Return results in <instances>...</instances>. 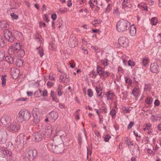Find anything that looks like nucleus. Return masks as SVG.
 <instances>
[{
  "label": "nucleus",
  "instance_id": "43",
  "mask_svg": "<svg viewBox=\"0 0 161 161\" xmlns=\"http://www.w3.org/2000/svg\"><path fill=\"white\" fill-rule=\"evenodd\" d=\"M17 52L20 54V56L21 57L25 55V51L23 49H19L18 50Z\"/></svg>",
  "mask_w": 161,
  "mask_h": 161
},
{
  "label": "nucleus",
  "instance_id": "62",
  "mask_svg": "<svg viewBox=\"0 0 161 161\" xmlns=\"http://www.w3.org/2000/svg\"><path fill=\"white\" fill-rule=\"evenodd\" d=\"M123 110L124 111V113H128L130 111L129 109L127 108H124L123 109Z\"/></svg>",
  "mask_w": 161,
  "mask_h": 161
},
{
  "label": "nucleus",
  "instance_id": "7",
  "mask_svg": "<svg viewBox=\"0 0 161 161\" xmlns=\"http://www.w3.org/2000/svg\"><path fill=\"white\" fill-rule=\"evenodd\" d=\"M20 49V45L19 43H15L11 46L8 49V53L10 55L14 53L17 52L18 50Z\"/></svg>",
  "mask_w": 161,
  "mask_h": 161
},
{
  "label": "nucleus",
  "instance_id": "60",
  "mask_svg": "<svg viewBox=\"0 0 161 161\" xmlns=\"http://www.w3.org/2000/svg\"><path fill=\"white\" fill-rule=\"evenodd\" d=\"M59 24L58 26V28H60L62 25L63 21L61 19H59L58 20Z\"/></svg>",
  "mask_w": 161,
  "mask_h": 161
},
{
  "label": "nucleus",
  "instance_id": "63",
  "mask_svg": "<svg viewBox=\"0 0 161 161\" xmlns=\"http://www.w3.org/2000/svg\"><path fill=\"white\" fill-rule=\"evenodd\" d=\"M91 47L96 52H99L98 48L97 47L92 46H91Z\"/></svg>",
  "mask_w": 161,
  "mask_h": 161
},
{
  "label": "nucleus",
  "instance_id": "42",
  "mask_svg": "<svg viewBox=\"0 0 161 161\" xmlns=\"http://www.w3.org/2000/svg\"><path fill=\"white\" fill-rule=\"evenodd\" d=\"M148 61V58H144L142 60V64L144 66H146L147 64Z\"/></svg>",
  "mask_w": 161,
  "mask_h": 161
},
{
  "label": "nucleus",
  "instance_id": "29",
  "mask_svg": "<svg viewBox=\"0 0 161 161\" xmlns=\"http://www.w3.org/2000/svg\"><path fill=\"white\" fill-rule=\"evenodd\" d=\"M36 50L37 51V53L40 55L41 57L43 56L44 55V51L42 49V48L40 47H39L37 48Z\"/></svg>",
  "mask_w": 161,
  "mask_h": 161
},
{
  "label": "nucleus",
  "instance_id": "52",
  "mask_svg": "<svg viewBox=\"0 0 161 161\" xmlns=\"http://www.w3.org/2000/svg\"><path fill=\"white\" fill-rule=\"evenodd\" d=\"M88 95L89 97H91L93 95V93L91 89H89L88 90Z\"/></svg>",
  "mask_w": 161,
  "mask_h": 161
},
{
  "label": "nucleus",
  "instance_id": "50",
  "mask_svg": "<svg viewBox=\"0 0 161 161\" xmlns=\"http://www.w3.org/2000/svg\"><path fill=\"white\" fill-rule=\"evenodd\" d=\"M102 63L104 66H107L108 64L107 59H106L102 61Z\"/></svg>",
  "mask_w": 161,
  "mask_h": 161
},
{
  "label": "nucleus",
  "instance_id": "22",
  "mask_svg": "<svg viewBox=\"0 0 161 161\" xmlns=\"http://www.w3.org/2000/svg\"><path fill=\"white\" fill-rule=\"evenodd\" d=\"M9 27V24L6 21L2 20L0 21V27L2 29L8 28Z\"/></svg>",
  "mask_w": 161,
  "mask_h": 161
},
{
  "label": "nucleus",
  "instance_id": "46",
  "mask_svg": "<svg viewBox=\"0 0 161 161\" xmlns=\"http://www.w3.org/2000/svg\"><path fill=\"white\" fill-rule=\"evenodd\" d=\"M110 114L112 115V118H114L116 114L115 110L114 109H112L110 112Z\"/></svg>",
  "mask_w": 161,
  "mask_h": 161
},
{
  "label": "nucleus",
  "instance_id": "51",
  "mask_svg": "<svg viewBox=\"0 0 161 161\" xmlns=\"http://www.w3.org/2000/svg\"><path fill=\"white\" fill-rule=\"evenodd\" d=\"M10 15L14 19H17L18 18V15L15 14L14 13H11Z\"/></svg>",
  "mask_w": 161,
  "mask_h": 161
},
{
  "label": "nucleus",
  "instance_id": "18",
  "mask_svg": "<svg viewBox=\"0 0 161 161\" xmlns=\"http://www.w3.org/2000/svg\"><path fill=\"white\" fill-rule=\"evenodd\" d=\"M69 44L70 47H75L78 44L77 42V39L75 37L70 38L69 39Z\"/></svg>",
  "mask_w": 161,
  "mask_h": 161
},
{
  "label": "nucleus",
  "instance_id": "27",
  "mask_svg": "<svg viewBox=\"0 0 161 161\" xmlns=\"http://www.w3.org/2000/svg\"><path fill=\"white\" fill-rule=\"evenodd\" d=\"M106 96L107 97L108 100H111L113 99L114 95L113 93L109 92L107 93Z\"/></svg>",
  "mask_w": 161,
  "mask_h": 161
},
{
  "label": "nucleus",
  "instance_id": "15",
  "mask_svg": "<svg viewBox=\"0 0 161 161\" xmlns=\"http://www.w3.org/2000/svg\"><path fill=\"white\" fill-rule=\"evenodd\" d=\"M19 73V69L13 68L11 69V74L13 79H16L18 76Z\"/></svg>",
  "mask_w": 161,
  "mask_h": 161
},
{
  "label": "nucleus",
  "instance_id": "5",
  "mask_svg": "<svg viewBox=\"0 0 161 161\" xmlns=\"http://www.w3.org/2000/svg\"><path fill=\"white\" fill-rule=\"evenodd\" d=\"M47 147L49 150L56 153H63L64 150V144H61L58 145H53V143H49L47 144Z\"/></svg>",
  "mask_w": 161,
  "mask_h": 161
},
{
  "label": "nucleus",
  "instance_id": "31",
  "mask_svg": "<svg viewBox=\"0 0 161 161\" xmlns=\"http://www.w3.org/2000/svg\"><path fill=\"white\" fill-rule=\"evenodd\" d=\"M42 91L40 89H39L35 92L34 93V95L36 97H39L42 96Z\"/></svg>",
  "mask_w": 161,
  "mask_h": 161
},
{
  "label": "nucleus",
  "instance_id": "19",
  "mask_svg": "<svg viewBox=\"0 0 161 161\" xmlns=\"http://www.w3.org/2000/svg\"><path fill=\"white\" fill-rule=\"evenodd\" d=\"M7 149L4 147H2L0 149V155L3 158L8 156Z\"/></svg>",
  "mask_w": 161,
  "mask_h": 161
},
{
  "label": "nucleus",
  "instance_id": "49",
  "mask_svg": "<svg viewBox=\"0 0 161 161\" xmlns=\"http://www.w3.org/2000/svg\"><path fill=\"white\" fill-rule=\"evenodd\" d=\"M140 7L141 6L142 9H143L145 11H147V7L146 6V5L145 4H142L141 5H139Z\"/></svg>",
  "mask_w": 161,
  "mask_h": 161
},
{
  "label": "nucleus",
  "instance_id": "56",
  "mask_svg": "<svg viewBox=\"0 0 161 161\" xmlns=\"http://www.w3.org/2000/svg\"><path fill=\"white\" fill-rule=\"evenodd\" d=\"M111 9L110 6L109 4H108L105 11V13H107L109 12Z\"/></svg>",
  "mask_w": 161,
  "mask_h": 161
},
{
  "label": "nucleus",
  "instance_id": "26",
  "mask_svg": "<svg viewBox=\"0 0 161 161\" xmlns=\"http://www.w3.org/2000/svg\"><path fill=\"white\" fill-rule=\"evenodd\" d=\"M144 85V90L145 92H147L150 91L152 88L151 84L148 83H145Z\"/></svg>",
  "mask_w": 161,
  "mask_h": 161
},
{
  "label": "nucleus",
  "instance_id": "3",
  "mask_svg": "<svg viewBox=\"0 0 161 161\" xmlns=\"http://www.w3.org/2000/svg\"><path fill=\"white\" fill-rule=\"evenodd\" d=\"M130 26V23L126 20L121 19L116 24V28L119 32H123L127 30Z\"/></svg>",
  "mask_w": 161,
  "mask_h": 161
},
{
  "label": "nucleus",
  "instance_id": "57",
  "mask_svg": "<svg viewBox=\"0 0 161 161\" xmlns=\"http://www.w3.org/2000/svg\"><path fill=\"white\" fill-rule=\"evenodd\" d=\"M134 124V122H131L129 123V124L128 125L127 127V129H130L131 128L132 126H133Z\"/></svg>",
  "mask_w": 161,
  "mask_h": 161
},
{
  "label": "nucleus",
  "instance_id": "1",
  "mask_svg": "<svg viewBox=\"0 0 161 161\" xmlns=\"http://www.w3.org/2000/svg\"><path fill=\"white\" fill-rule=\"evenodd\" d=\"M3 33L5 38L6 40L10 42H12L14 41L16 38L15 37H17V35L22 37L21 33L15 30L11 31L8 29H5Z\"/></svg>",
  "mask_w": 161,
  "mask_h": 161
},
{
  "label": "nucleus",
  "instance_id": "8",
  "mask_svg": "<svg viewBox=\"0 0 161 161\" xmlns=\"http://www.w3.org/2000/svg\"><path fill=\"white\" fill-rule=\"evenodd\" d=\"M5 59L6 61L3 63L2 65L3 68L4 69H6L9 67V65L8 63H10L11 64L13 63L15 59L14 58L12 57L11 56H6Z\"/></svg>",
  "mask_w": 161,
  "mask_h": 161
},
{
  "label": "nucleus",
  "instance_id": "6",
  "mask_svg": "<svg viewBox=\"0 0 161 161\" xmlns=\"http://www.w3.org/2000/svg\"><path fill=\"white\" fill-rule=\"evenodd\" d=\"M25 139L23 136L19 135L17 136V140L15 141L17 146L16 149L18 151H21L24 146Z\"/></svg>",
  "mask_w": 161,
  "mask_h": 161
},
{
  "label": "nucleus",
  "instance_id": "24",
  "mask_svg": "<svg viewBox=\"0 0 161 161\" xmlns=\"http://www.w3.org/2000/svg\"><path fill=\"white\" fill-rule=\"evenodd\" d=\"M151 119L153 121H157L158 120H160L161 118V115L158 114V115H153L151 116Z\"/></svg>",
  "mask_w": 161,
  "mask_h": 161
},
{
  "label": "nucleus",
  "instance_id": "61",
  "mask_svg": "<svg viewBox=\"0 0 161 161\" xmlns=\"http://www.w3.org/2000/svg\"><path fill=\"white\" fill-rule=\"evenodd\" d=\"M126 2H125V0H124L122 3V8H124L125 9V8L127 7H126Z\"/></svg>",
  "mask_w": 161,
  "mask_h": 161
},
{
  "label": "nucleus",
  "instance_id": "4",
  "mask_svg": "<svg viewBox=\"0 0 161 161\" xmlns=\"http://www.w3.org/2000/svg\"><path fill=\"white\" fill-rule=\"evenodd\" d=\"M37 152L36 150H30L25 152L23 156L24 161H33L37 156Z\"/></svg>",
  "mask_w": 161,
  "mask_h": 161
},
{
  "label": "nucleus",
  "instance_id": "58",
  "mask_svg": "<svg viewBox=\"0 0 161 161\" xmlns=\"http://www.w3.org/2000/svg\"><path fill=\"white\" fill-rule=\"evenodd\" d=\"M27 98H23V97H21L18 98L17 101H27Z\"/></svg>",
  "mask_w": 161,
  "mask_h": 161
},
{
  "label": "nucleus",
  "instance_id": "37",
  "mask_svg": "<svg viewBox=\"0 0 161 161\" xmlns=\"http://www.w3.org/2000/svg\"><path fill=\"white\" fill-rule=\"evenodd\" d=\"M5 53L4 51H0V60L2 61L5 57Z\"/></svg>",
  "mask_w": 161,
  "mask_h": 161
},
{
  "label": "nucleus",
  "instance_id": "30",
  "mask_svg": "<svg viewBox=\"0 0 161 161\" xmlns=\"http://www.w3.org/2000/svg\"><path fill=\"white\" fill-rule=\"evenodd\" d=\"M102 90V88L100 87H96V90L98 96H101Z\"/></svg>",
  "mask_w": 161,
  "mask_h": 161
},
{
  "label": "nucleus",
  "instance_id": "9",
  "mask_svg": "<svg viewBox=\"0 0 161 161\" xmlns=\"http://www.w3.org/2000/svg\"><path fill=\"white\" fill-rule=\"evenodd\" d=\"M39 109L35 108H33L32 111V114L34 118L33 121L35 123H38L39 121Z\"/></svg>",
  "mask_w": 161,
  "mask_h": 161
},
{
  "label": "nucleus",
  "instance_id": "20",
  "mask_svg": "<svg viewBox=\"0 0 161 161\" xmlns=\"http://www.w3.org/2000/svg\"><path fill=\"white\" fill-rule=\"evenodd\" d=\"M140 90L138 85H137L133 89L132 92V94L135 97H138L140 95Z\"/></svg>",
  "mask_w": 161,
  "mask_h": 161
},
{
  "label": "nucleus",
  "instance_id": "55",
  "mask_svg": "<svg viewBox=\"0 0 161 161\" xmlns=\"http://www.w3.org/2000/svg\"><path fill=\"white\" fill-rule=\"evenodd\" d=\"M125 82L128 83L129 85H130L132 84V80L128 78H127L125 80Z\"/></svg>",
  "mask_w": 161,
  "mask_h": 161
},
{
  "label": "nucleus",
  "instance_id": "21",
  "mask_svg": "<svg viewBox=\"0 0 161 161\" xmlns=\"http://www.w3.org/2000/svg\"><path fill=\"white\" fill-rule=\"evenodd\" d=\"M129 28L130 33L131 36H134L135 35L136 32V29L135 26L133 25H132L130 26Z\"/></svg>",
  "mask_w": 161,
  "mask_h": 161
},
{
  "label": "nucleus",
  "instance_id": "39",
  "mask_svg": "<svg viewBox=\"0 0 161 161\" xmlns=\"http://www.w3.org/2000/svg\"><path fill=\"white\" fill-rule=\"evenodd\" d=\"M5 42L3 39V38L1 35H0V47H3L5 45Z\"/></svg>",
  "mask_w": 161,
  "mask_h": 161
},
{
  "label": "nucleus",
  "instance_id": "13",
  "mask_svg": "<svg viewBox=\"0 0 161 161\" xmlns=\"http://www.w3.org/2000/svg\"><path fill=\"white\" fill-rule=\"evenodd\" d=\"M53 145H60L61 144H63V141L60 136H56L53 139Z\"/></svg>",
  "mask_w": 161,
  "mask_h": 161
},
{
  "label": "nucleus",
  "instance_id": "16",
  "mask_svg": "<svg viewBox=\"0 0 161 161\" xmlns=\"http://www.w3.org/2000/svg\"><path fill=\"white\" fill-rule=\"evenodd\" d=\"M19 125L18 123L16 122H14L10 125V130L12 131H17L19 128Z\"/></svg>",
  "mask_w": 161,
  "mask_h": 161
},
{
  "label": "nucleus",
  "instance_id": "40",
  "mask_svg": "<svg viewBox=\"0 0 161 161\" xmlns=\"http://www.w3.org/2000/svg\"><path fill=\"white\" fill-rule=\"evenodd\" d=\"M61 86H59L57 89L58 94L59 96L63 94V92H61Z\"/></svg>",
  "mask_w": 161,
  "mask_h": 161
},
{
  "label": "nucleus",
  "instance_id": "64",
  "mask_svg": "<svg viewBox=\"0 0 161 161\" xmlns=\"http://www.w3.org/2000/svg\"><path fill=\"white\" fill-rule=\"evenodd\" d=\"M51 18L53 20H55L57 18L56 14H52L51 16Z\"/></svg>",
  "mask_w": 161,
  "mask_h": 161
},
{
  "label": "nucleus",
  "instance_id": "34",
  "mask_svg": "<svg viewBox=\"0 0 161 161\" xmlns=\"http://www.w3.org/2000/svg\"><path fill=\"white\" fill-rule=\"evenodd\" d=\"M110 75V73H109V72L108 71H104V70L100 76L104 77H107L109 76Z\"/></svg>",
  "mask_w": 161,
  "mask_h": 161
},
{
  "label": "nucleus",
  "instance_id": "11",
  "mask_svg": "<svg viewBox=\"0 0 161 161\" xmlns=\"http://www.w3.org/2000/svg\"><path fill=\"white\" fill-rule=\"evenodd\" d=\"M119 44L123 47H125L128 46V40L125 37H121L119 38L118 40Z\"/></svg>",
  "mask_w": 161,
  "mask_h": 161
},
{
  "label": "nucleus",
  "instance_id": "45",
  "mask_svg": "<svg viewBox=\"0 0 161 161\" xmlns=\"http://www.w3.org/2000/svg\"><path fill=\"white\" fill-rule=\"evenodd\" d=\"M16 64L17 65L20 66L23 64V62L21 59H17L16 60Z\"/></svg>",
  "mask_w": 161,
  "mask_h": 161
},
{
  "label": "nucleus",
  "instance_id": "47",
  "mask_svg": "<svg viewBox=\"0 0 161 161\" xmlns=\"http://www.w3.org/2000/svg\"><path fill=\"white\" fill-rule=\"evenodd\" d=\"M111 138V137L110 135H107L104 137V140L105 142H108Z\"/></svg>",
  "mask_w": 161,
  "mask_h": 161
},
{
  "label": "nucleus",
  "instance_id": "35",
  "mask_svg": "<svg viewBox=\"0 0 161 161\" xmlns=\"http://www.w3.org/2000/svg\"><path fill=\"white\" fill-rule=\"evenodd\" d=\"M96 3V4H97V3L96 2V0H90L89 2V4L90 5V6L92 9L93 8L94 4V3Z\"/></svg>",
  "mask_w": 161,
  "mask_h": 161
},
{
  "label": "nucleus",
  "instance_id": "44",
  "mask_svg": "<svg viewBox=\"0 0 161 161\" xmlns=\"http://www.w3.org/2000/svg\"><path fill=\"white\" fill-rule=\"evenodd\" d=\"M43 19L45 21L48 23L49 21L48 16L47 14H45L43 17Z\"/></svg>",
  "mask_w": 161,
  "mask_h": 161
},
{
  "label": "nucleus",
  "instance_id": "53",
  "mask_svg": "<svg viewBox=\"0 0 161 161\" xmlns=\"http://www.w3.org/2000/svg\"><path fill=\"white\" fill-rule=\"evenodd\" d=\"M69 76L68 75H66L64 79V82L68 83L69 81Z\"/></svg>",
  "mask_w": 161,
  "mask_h": 161
},
{
  "label": "nucleus",
  "instance_id": "10",
  "mask_svg": "<svg viewBox=\"0 0 161 161\" xmlns=\"http://www.w3.org/2000/svg\"><path fill=\"white\" fill-rule=\"evenodd\" d=\"M7 132L5 130L3 131L0 130V144L5 143L7 140Z\"/></svg>",
  "mask_w": 161,
  "mask_h": 161
},
{
  "label": "nucleus",
  "instance_id": "48",
  "mask_svg": "<svg viewBox=\"0 0 161 161\" xmlns=\"http://www.w3.org/2000/svg\"><path fill=\"white\" fill-rule=\"evenodd\" d=\"M7 153L8 154V156H9L10 158H13L14 157V155L12 153V152L11 151L7 150Z\"/></svg>",
  "mask_w": 161,
  "mask_h": 161
},
{
  "label": "nucleus",
  "instance_id": "17",
  "mask_svg": "<svg viewBox=\"0 0 161 161\" xmlns=\"http://www.w3.org/2000/svg\"><path fill=\"white\" fill-rule=\"evenodd\" d=\"M150 69L153 73H158L159 72L158 66L156 63H153L151 64Z\"/></svg>",
  "mask_w": 161,
  "mask_h": 161
},
{
  "label": "nucleus",
  "instance_id": "59",
  "mask_svg": "<svg viewBox=\"0 0 161 161\" xmlns=\"http://www.w3.org/2000/svg\"><path fill=\"white\" fill-rule=\"evenodd\" d=\"M42 96L43 97L47 96V92L46 90H45L42 92Z\"/></svg>",
  "mask_w": 161,
  "mask_h": 161
},
{
  "label": "nucleus",
  "instance_id": "38",
  "mask_svg": "<svg viewBox=\"0 0 161 161\" xmlns=\"http://www.w3.org/2000/svg\"><path fill=\"white\" fill-rule=\"evenodd\" d=\"M94 21L95 22V23L93 24V25L95 26H96L97 24H100L102 22V21L100 19H95L94 20Z\"/></svg>",
  "mask_w": 161,
  "mask_h": 161
},
{
  "label": "nucleus",
  "instance_id": "12",
  "mask_svg": "<svg viewBox=\"0 0 161 161\" xmlns=\"http://www.w3.org/2000/svg\"><path fill=\"white\" fill-rule=\"evenodd\" d=\"M11 121V118L7 115H3L1 119V122L3 125L6 126L10 124Z\"/></svg>",
  "mask_w": 161,
  "mask_h": 161
},
{
  "label": "nucleus",
  "instance_id": "14",
  "mask_svg": "<svg viewBox=\"0 0 161 161\" xmlns=\"http://www.w3.org/2000/svg\"><path fill=\"white\" fill-rule=\"evenodd\" d=\"M44 134L40 131L35 133L34 134L35 141L36 142H39L42 141V137H43Z\"/></svg>",
  "mask_w": 161,
  "mask_h": 161
},
{
  "label": "nucleus",
  "instance_id": "36",
  "mask_svg": "<svg viewBox=\"0 0 161 161\" xmlns=\"http://www.w3.org/2000/svg\"><path fill=\"white\" fill-rule=\"evenodd\" d=\"M7 75H2L1 80H2V85H5L6 82V79L5 78Z\"/></svg>",
  "mask_w": 161,
  "mask_h": 161
},
{
  "label": "nucleus",
  "instance_id": "32",
  "mask_svg": "<svg viewBox=\"0 0 161 161\" xmlns=\"http://www.w3.org/2000/svg\"><path fill=\"white\" fill-rule=\"evenodd\" d=\"M151 22L153 25H156L158 22L157 18L156 17L152 18L151 19Z\"/></svg>",
  "mask_w": 161,
  "mask_h": 161
},
{
  "label": "nucleus",
  "instance_id": "2",
  "mask_svg": "<svg viewBox=\"0 0 161 161\" xmlns=\"http://www.w3.org/2000/svg\"><path fill=\"white\" fill-rule=\"evenodd\" d=\"M31 115L30 111L25 109L21 110L16 116L17 120L20 122L28 121Z\"/></svg>",
  "mask_w": 161,
  "mask_h": 161
},
{
  "label": "nucleus",
  "instance_id": "23",
  "mask_svg": "<svg viewBox=\"0 0 161 161\" xmlns=\"http://www.w3.org/2000/svg\"><path fill=\"white\" fill-rule=\"evenodd\" d=\"M45 134H43L44 135H45V136L49 137L52 134V130L50 128H46L45 130Z\"/></svg>",
  "mask_w": 161,
  "mask_h": 161
},
{
  "label": "nucleus",
  "instance_id": "41",
  "mask_svg": "<svg viewBox=\"0 0 161 161\" xmlns=\"http://www.w3.org/2000/svg\"><path fill=\"white\" fill-rule=\"evenodd\" d=\"M153 101V99L150 97L147 98L146 100V103L148 104H150L152 103Z\"/></svg>",
  "mask_w": 161,
  "mask_h": 161
},
{
  "label": "nucleus",
  "instance_id": "54",
  "mask_svg": "<svg viewBox=\"0 0 161 161\" xmlns=\"http://www.w3.org/2000/svg\"><path fill=\"white\" fill-rule=\"evenodd\" d=\"M128 64L129 66H133L135 65V63L133 61L131 60H129L128 62Z\"/></svg>",
  "mask_w": 161,
  "mask_h": 161
},
{
  "label": "nucleus",
  "instance_id": "28",
  "mask_svg": "<svg viewBox=\"0 0 161 161\" xmlns=\"http://www.w3.org/2000/svg\"><path fill=\"white\" fill-rule=\"evenodd\" d=\"M50 115L51 118L54 120H56L58 117V114L55 112H53L50 113Z\"/></svg>",
  "mask_w": 161,
  "mask_h": 161
},
{
  "label": "nucleus",
  "instance_id": "25",
  "mask_svg": "<svg viewBox=\"0 0 161 161\" xmlns=\"http://www.w3.org/2000/svg\"><path fill=\"white\" fill-rule=\"evenodd\" d=\"M126 144L129 146V147L130 148V150H132V151H134L133 149L134 147H135V145L134 144L133 142L129 141H127Z\"/></svg>",
  "mask_w": 161,
  "mask_h": 161
},
{
  "label": "nucleus",
  "instance_id": "33",
  "mask_svg": "<svg viewBox=\"0 0 161 161\" xmlns=\"http://www.w3.org/2000/svg\"><path fill=\"white\" fill-rule=\"evenodd\" d=\"M97 73L100 75H101L103 71H104L103 70L102 68L99 65L97 66Z\"/></svg>",
  "mask_w": 161,
  "mask_h": 161
}]
</instances>
